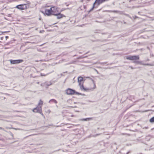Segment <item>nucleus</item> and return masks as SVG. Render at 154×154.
<instances>
[{
  "label": "nucleus",
  "instance_id": "obj_19",
  "mask_svg": "<svg viewBox=\"0 0 154 154\" xmlns=\"http://www.w3.org/2000/svg\"><path fill=\"white\" fill-rule=\"evenodd\" d=\"M0 129L2 130L3 131H6L5 130L4 128H2V127H0Z\"/></svg>",
  "mask_w": 154,
  "mask_h": 154
},
{
  "label": "nucleus",
  "instance_id": "obj_18",
  "mask_svg": "<svg viewBox=\"0 0 154 154\" xmlns=\"http://www.w3.org/2000/svg\"><path fill=\"white\" fill-rule=\"evenodd\" d=\"M39 113L40 114H41L44 117H45V116H44V115H43V114L42 113V109L41 110V112H39Z\"/></svg>",
  "mask_w": 154,
  "mask_h": 154
},
{
  "label": "nucleus",
  "instance_id": "obj_33",
  "mask_svg": "<svg viewBox=\"0 0 154 154\" xmlns=\"http://www.w3.org/2000/svg\"><path fill=\"white\" fill-rule=\"evenodd\" d=\"M114 144H115L116 145V143H115Z\"/></svg>",
  "mask_w": 154,
  "mask_h": 154
},
{
  "label": "nucleus",
  "instance_id": "obj_32",
  "mask_svg": "<svg viewBox=\"0 0 154 154\" xmlns=\"http://www.w3.org/2000/svg\"><path fill=\"white\" fill-rule=\"evenodd\" d=\"M4 99H5V97H4Z\"/></svg>",
  "mask_w": 154,
  "mask_h": 154
},
{
  "label": "nucleus",
  "instance_id": "obj_14",
  "mask_svg": "<svg viewBox=\"0 0 154 154\" xmlns=\"http://www.w3.org/2000/svg\"><path fill=\"white\" fill-rule=\"evenodd\" d=\"M45 84L48 86H49L52 84L50 82L48 83L45 82Z\"/></svg>",
  "mask_w": 154,
  "mask_h": 154
},
{
  "label": "nucleus",
  "instance_id": "obj_36",
  "mask_svg": "<svg viewBox=\"0 0 154 154\" xmlns=\"http://www.w3.org/2000/svg\"><path fill=\"white\" fill-rule=\"evenodd\" d=\"M74 103H76V102H74Z\"/></svg>",
  "mask_w": 154,
  "mask_h": 154
},
{
  "label": "nucleus",
  "instance_id": "obj_3",
  "mask_svg": "<svg viewBox=\"0 0 154 154\" xmlns=\"http://www.w3.org/2000/svg\"><path fill=\"white\" fill-rule=\"evenodd\" d=\"M66 93L68 95H73L75 94L84 96L85 95L84 94H82V93L76 92L74 90L70 88H68L66 90Z\"/></svg>",
  "mask_w": 154,
  "mask_h": 154
},
{
  "label": "nucleus",
  "instance_id": "obj_10",
  "mask_svg": "<svg viewBox=\"0 0 154 154\" xmlns=\"http://www.w3.org/2000/svg\"><path fill=\"white\" fill-rule=\"evenodd\" d=\"M92 119V118H86L85 119H82V120L84 121H90Z\"/></svg>",
  "mask_w": 154,
  "mask_h": 154
},
{
  "label": "nucleus",
  "instance_id": "obj_20",
  "mask_svg": "<svg viewBox=\"0 0 154 154\" xmlns=\"http://www.w3.org/2000/svg\"><path fill=\"white\" fill-rule=\"evenodd\" d=\"M129 67L131 68V69H135V68H133L132 66H129Z\"/></svg>",
  "mask_w": 154,
  "mask_h": 154
},
{
  "label": "nucleus",
  "instance_id": "obj_34",
  "mask_svg": "<svg viewBox=\"0 0 154 154\" xmlns=\"http://www.w3.org/2000/svg\"><path fill=\"white\" fill-rule=\"evenodd\" d=\"M79 53L80 54H81V53H81V52H79Z\"/></svg>",
  "mask_w": 154,
  "mask_h": 154
},
{
  "label": "nucleus",
  "instance_id": "obj_1",
  "mask_svg": "<svg viewBox=\"0 0 154 154\" xmlns=\"http://www.w3.org/2000/svg\"><path fill=\"white\" fill-rule=\"evenodd\" d=\"M30 4V2L29 1H26V4L17 5L16 6V8L20 10H26L29 8V5Z\"/></svg>",
  "mask_w": 154,
  "mask_h": 154
},
{
  "label": "nucleus",
  "instance_id": "obj_25",
  "mask_svg": "<svg viewBox=\"0 0 154 154\" xmlns=\"http://www.w3.org/2000/svg\"><path fill=\"white\" fill-rule=\"evenodd\" d=\"M5 94L7 95H9V94L7 93Z\"/></svg>",
  "mask_w": 154,
  "mask_h": 154
},
{
  "label": "nucleus",
  "instance_id": "obj_35",
  "mask_svg": "<svg viewBox=\"0 0 154 154\" xmlns=\"http://www.w3.org/2000/svg\"><path fill=\"white\" fill-rule=\"evenodd\" d=\"M66 5V6H68V5Z\"/></svg>",
  "mask_w": 154,
  "mask_h": 154
},
{
  "label": "nucleus",
  "instance_id": "obj_9",
  "mask_svg": "<svg viewBox=\"0 0 154 154\" xmlns=\"http://www.w3.org/2000/svg\"><path fill=\"white\" fill-rule=\"evenodd\" d=\"M51 102H53L55 103H57V101L54 99H52L50 100L49 101V103H51Z\"/></svg>",
  "mask_w": 154,
  "mask_h": 154
},
{
  "label": "nucleus",
  "instance_id": "obj_11",
  "mask_svg": "<svg viewBox=\"0 0 154 154\" xmlns=\"http://www.w3.org/2000/svg\"><path fill=\"white\" fill-rule=\"evenodd\" d=\"M149 122L151 123L154 122V116L151 118L149 120Z\"/></svg>",
  "mask_w": 154,
  "mask_h": 154
},
{
  "label": "nucleus",
  "instance_id": "obj_6",
  "mask_svg": "<svg viewBox=\"0 0 154 154\" xmlns=\"http://www.w3.org/2000/svg\"><path fill=\"white\" fill-rule=\"evenodd\" d=\"M54 8V7L51 8L49 9H46L45 11V14L48 16L51 15L52 14V12H53L52 9Z\"/></svg>",
  "mask_w": 154,
  "mask_h": 154
},
{
  "label": "nucleus",
  "instance_id": "obj_27",
  "mask_svg": "<svg viewBox=\"0 0 154 154\" xmlns=\"http://www.w3.org/2000/svg\"><path fill=\"white\" fill-rule=\"evenodd\" d=\"M135 18H138V17H137V16H135Z\"/></svg>",
  "mask_w": 154,
  "mask_h": 154
},
{
  "label": "nucleus",
  "instance_id": "obj_22",
  "mask_svg": "<svg viewBox=\"0 0 154 154\" xmlns=\"http://www.w3.org/2000/svg\"><path fill=\"white\" fill-rule=\"evenodd\" d=\"M132 106V105H131V106H130L129 107H128V108H127L126 109H128L129 108H130V107H131Z\"/></svg>",
  "mask_w": 154,
  "mask_h": 154
},
{
  "label": "nucleus",
  "instance_id": "obj_37",
  "mask_svg": "<svg viewBox=\"0 0 154 154\" xmlns=\"http://www.w3.org/2000/svg\"><path fill=\"white\" fill-rule=\"evenodd\" d=\"M147 65H149V64H148Z\"/></svg>",
  "mask_w": 154,
  "mask_h": 154
},
{
  "label": "nucleus",
  "instance_id": "obj_13",
  "mask_svg": "<svg viewBox=\"0 0 154 154\" xmlns=\"http://www.w3.org/2000/svg\"><path fill=\"white\" fill-rule=\"evenodd\" d=\"M43 101H42L41 100H40L39 103H38V106H39L40 105H42L43 104Z\"/></svg>",
  "mask_w": 154,
  "mask_h": 154
},
{
  "label": "nucleus",
  "instance_id": "obj_28",
  "mask_svg": "<svg viewBox=\"0 0 154 154\" xmlns=\"http://www.w3.org/2000/svg\"><path fill=\"white\" fill-rule=\"evenodd\" d=\"M100 134H97L96 135V136H98V135H100Z\"/></svg>",
  "mask_w": 154,
  "mask_h": 154
},
{
  "label": "nucleus",
  "instance_id": "obj_24",
  "mask_svg": "<svg viewBox=\"0 0 154 154\" xmlns=\"http://www.w3.org/2000/svg\"><path fill=\"white\" fill-rule=\"evenodd\" d=\"M130 153V151L128 152H127V153L126 154H129V153Z\"/></svg>",
  "mask_w": 154,
  "mask_h": 154
},
{
  "label": "nucleus",
  "instance_id": "obj_26",
  "mask_svg": "<svg viewBox=\"0 0 154 154\" xmlns=\"http://www.w3.org/2000/svg\"><path fill=\"white\" fill-rule=\"evenodd\" d=\"M87 57V56H83V57H84V58L86 57Z\"/></svg>",
  "mask_w": 154,
  "mask_h": 154
},
{
  "label": "nucleus",
  "instance_id": "obj_8",
  "mask_svg": "<svg viewBox=\"0 0 154 154\" xmlns=\"http://www.w3.org/2000/svg\"><path fill=\"white\" fill-rule=\"evenodd\" d=\"M54 15L57 16V18L58 19H60L63 17H65V16L64 15L60 13L57 14H54Z\"/></svg>",
  "mask_w": 154,
  "mask_h": 154
},
{
  "label": "nucleus",
  "instance_id": "obj_4",
  "mask_svg": "<svg viewBox=\"0 0 154 154\" xmlns=\"http://www.w3.org/2000/svg\"><path fill=\"white\" fill-rule=\"evenodd\" d=\"M140 57L138 55H133L128 56L126 57V59L131 60H139Z\"/></svg>",
  "mask_w": 154,
  "mask_h": 154
},
{
  "label": "nucleus",
  "instance_id": "obj_21",
  "mask_svg": "<svg viewBox=\"0 0 154 154\" xmlns=\"http://www.w3.org/2000/svg\"><path fill=\"white\" fill-rule=\"evenodd\" d=\"M93 81L94 84V88H96V85H95V83H94V81L93 80Z\"/></svg>",
  "mask_w": 154,
  "mask_h": 154
},
{
  "label": "nucleus",
  "instance_id": "obj_30",
  "mask_svg": "<svg viewBox=\"0 0 154 154\" xmlns=\"http://www.w3.org/2000/svg\"><path fill=\"white\" fill-rule=\"evenodd\" d=\"M88 53V52H87L85 54H87Z\"/></svg>",
  "mask_w": 154,
  "mask_h": 154
},
{
  "label": "nucleus",
  "instance_id": "obj_29",
  "mask_svg": "<svg viewBox=\"0 0 154 154\" xmlns=\"http://www.w3.org/2000/svg\"><path fill=\"white\" fill-rule=\"evenodd\" d=\"M106 63V62H105V63H103V64H104V63Z\"/></svg>",
  "mask_w": 154,
  "mask_h": 154
},
{
  "label": "nucleus",
  "instance_id": "obj_23",
  "mask_svg": "<svg viewBox=\"0 0 154 154\" xmlns=\"http://www.w3.org/2000/svg\"><path fill=\"white\" fill-rule=\"evenodd\" d=\"M5 38H6V39H7V38H8V36H6L5 37Z\"/></svg>",
  "mask_w": 154,
  "mask_h": 154
},
{
  "label": "nucleus",
  "instance_id": "obj_15",
  "mask_svg": "<svg viewBox=\"0 0 154 154\" xmlns=\"http://www.w3.org/2000/svg\"><path fill=\"white\" fill-rule=\"evenodd\" d=\"M49 74L48 73V74H43V73H41V76H46L47 75H48Z\"/></svg>",
  "mask_w": 154,
  "mask_h": 154
},
{
  "label": "nucleus",
  "instance_id": "obj_31",
  "mask_svg": "<svg viewBox=\"0 0 154 154\" xmlns=\"http://www.w3.org/2000/svg\"><path fill=\"white\" fill-rule=\"evenodd\" d=\"M70 107H71V108H73V107H73V106H70Z\"/></svg>",
  "mask_w": 154,
  "mask_h": 154
},
{
  "label": "nucleus",
  "instance_id": "obj_12",
  "mask_svg": "<svg viewBox=\"0 0 154 154\" xmlns=\"http://www.w3.org/2000/svg\"><path fill=\"white\" fill-rule=\"evenodd\" d=\"M134 63H136L138 64H142L141 61H134L133 62Z\"/></svg>",
  "mask_w": 154,
  "mask_h": 154
},
{
  "label": "nucleus",
  "instance_id": "obj_2",
  "mask_svg": "<svg viewBox=\"0 0 154 154\" xmlns=\"http://www.w3.org/2000/svg\"><path fill=\"white\" fill-rule=\"evenodd\" d=\"M78 81L79 83V85L80 86L81 90H84L86 91L87 89L85 88L83 86V83L84 80L83 78L81 76H80L78 78Z\"/></svg>",
  "mask_w": 154,
  "mask_h": 154
},
{
  "label": "nucleus",
  "instance_id": "obj_5",
  "mask_svg": "<svg viewBox=\"0 0 154 154\" xmlns=\"http://www.w3.org/2000/svg\"><path fill=\"white\" fill-rule=\"evenodd\" d=\"M10 63L12 64H17L21 63L23 61V60H9Z\"/></svg>",
  "mask_w": 154,
  "mask_h": 154
},
{
  "label": "nucleus",
  "instance_id": "obj_17",
  "mask_svg": "<svg viewBox=\"0 0 154 154\" xmlns=\"http://www.w3.org/2000/svg\"><path fill=\"white\" fill-rule=\"evenodd\" d=\"M10 134L12 136V139H14V135L11 132H10Z\"/></svg>",
  "mask_w": 154,
  "mask_h": 154
},
{
  "label": "nucleus",
  "instance_id": "obj_7",
  "mask_svg": "<svg viewBox=\"0 0 154 154\" xmlns=\"http://www.w3.org/2000/svg\"><path fill=\"white\" fill-rule=\"evenodd\" d=\"M41 106H38L37 107L34 108L33 110L32 111L34 112H41L42 110Z\"/></svg>",
  "mask_w": 154,
  "mask_h": 154
},
{
  "label": "nucleus",
  "instance_id": "obj_16",
  "mask_svg": "<svg viewBox=\"0 0 154 154\" xmlns=\"http://www.w3.org/2000/svg\"><path fill=\"white\" fill-rule=\"evenodd\" d=\"M84 58V57H83V56H81L79 57L78 58L79 59H82Z\"/></svg>",
  "mask_w": 154,
  "mask_h": 154
}]
</instances>
